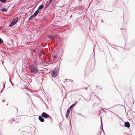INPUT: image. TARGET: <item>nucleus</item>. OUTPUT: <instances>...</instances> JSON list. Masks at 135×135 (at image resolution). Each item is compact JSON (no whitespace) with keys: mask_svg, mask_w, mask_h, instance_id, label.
I'll return each mask as SVG.
<instances>
[{"mask_svg":"<svg viewBox=\"0 0 135 135\" xmlns=\"http://www.w3.org/2000/svg\"><path fill=\"white\" fill-rule=\"evenodd\" d=\"M78 102H76L75 101V103L73 104L68 109L67 111V113L66 114V118H67L68 116H69V113L70 112V109H71V108H73L75 106V105L77 104V103H78Z\"/></svg>","mask_w":135,"mask_h":135,"instance_id":"obj_2","label":"nucleus"},{"mask_svg":"<svg viewBox=\"0 0 135 135\" xmlns=\"http://www.w3.org/2000/svg\"><path fill=\"white\" fill-rule=\"evenodd\" d=\"M2 12H5L7 11V9L6 8H3L2 9Z\"/></svg>","mask_w":135,"mask_h":135,"instance_id":"obj_13","label":"nucleus"},{"mask_svg":"<svg viewBox=\"0 0 135 135\" xmlns=\"http://www.w3.org/2000/svg\"><path fill=\"white\" fill-rule=\"evenodd\" d=\"M41 116L45 118H47L49 117V115L48 114L45 112H43L42 113Z\"/></svg>","mask_w":135,"mask_h":135,"instance_id":"obj_5","label":"nucleus"},{"mask_svg":"<svg viewBox=\"0 0 135 135\" xmlns=\"http://www.w3.org/2000/svg\"><path fill=\"white\" fill-rule=\"evenodd\" d=\"M41 116L38 117V119L41 122H43L44 121V119Z\"/></svg>","mask_w":135,"mask_h":135,"instance_id":"obj_7","label":"nucleus"},{"mask_svg":"<svg viewBox=\"0 0 135 135\" xmlns=\"http://www.w3.org/2000/svg\"><path fill=\"white\" fill-rule=\"evenodd\" d=\"M79 0V1H81V0Z\"/></svg>","mask_w":135,"mask_h":135,"instance_id":"obj_28","label":"nucleus"},{"mask_svg":"<svg viewBox=\"0 0 135 135\" xmlns=\"http://www.w3.org/2000/svg\"><path fill=\"white\" fill-rule=\"evenodd\" d=\"M41 56H42L41 55H41H40L39 56L41 57Z\"/></svg>","mask_w":135,"mask_h":135,"instance_id":"obj_26","label":"nucleus"},{"mask_svg":"<svg viewBox=\"0 0 135 135\" xmlns=\"http://www.w3.org/2000/svg\"><path fill=\"white\" fill-rule=\"evenodd\" d=\"M0 1L3 3H4L6 2V0H0Z\"/></svg>","mask_w":135,"mask_h":135,"instance_id":"obj_16","label":"nucleus"},{"mask_svg":"<svg viewBox=\"0 0 135 135\" xmlns=\"http://www.w3.org/2000/svg\"><path fill=\"white\" fill-rule=\"evenodd\" d=\"M52 1H53V0H52Z\"/></svg>","mask_w":135,"mask_h":135,"instance_id":"obj_30","label":"nucleus"},{"mask_svg":"<svg viewBox=\"0 0 135 135\" xmlns=\"http://www.w3.org/2000/svg\"><path fill=\"white\" fill-rule=\"evenodd\" d=\"M53 57L55 59H56L57 58V56L56 55L54 56H53Z\"/></svg>","mask_w":135,"mask_h":135,"instance_id":"obj_18","label":"nucleus"},{"mask_svg":"<svg viewBox=\"0 0 135 135\" xmlns=\"http://www.w3.org/2000/svg\"><path fill=\"white\" fill-rule=\"evenodd\" d=\"M60 62L56 66V70H57L58 71V70H59L60 66Z\"/></svg>","mask_w":135,"mask_h":135,"instance_id":"obj_10","label":"nucleus"},{"mask_svg":"<svg viewBox=\"0 0 135 135\" xmlns=\"http://www.w3.org/2000/svg\"><path fill=\"white\" fill-rule=\"evenodd\" d=\"M130 125L129 123L127 121L126 122L124 123V126L127 128H129L130 127Z\"/></svg>","mask_w":135,"mask_h":135,"instance_id":"obj_6","label":"nucleus"},{"mask_svg":"<svg viewBox=\"0 0 135 135\" xmlns=\"http://www.w3.org/2000/svg\"><path fill=\"white\" fill-rule=\"evenodd\" d=\"M53 1L52 0H50L48 2V3H47L49 5Z\"/></svg>","mask_w":135,"mask_h":135,"instance_id":"obj_14","label":"nucleus"},{"mask_svg":"<svg viewBox=\"0 0 135 135\" xmlns=\"http://www.w3.org/2000/svg\"><path fill=\"white\" fill-rule=\"evenodd\" d=\"M18 19V17H17L12 20L11 23L9 25V27H11L17 23Z\"/></svg>","mask_w":135,"mask_h":135,"instance_id":"obj_4","label":"nucleus"},{"mask_svg":"<svg viewBox=\"0 0 135 135\" xmlns=\"http://www.w3.org/2000/svg\"><path fill=\"white\" fill-rule=\"evenodd\" d=\"M100 119H101V124H102V118H101V117Z\"/></svg>","mask_w":135,"mask_h":135,"instance_id":"obj_19","label":"nucleus"},{"mask_svg":"<svg viewBox=\"0 0 135 135\" xmlns=\"http://www.w3.org/2000/svg\"><path fill=\"white\" fill-rule=\"evenodd\" d=\"M49 38L51 40L55 39L56 38V37L54 36L50 35L48 36Z\"/></svg>","mask_w":135,"mask_h":135,"instance_id":"obj_8","label":"nucleus"},{"mask_svg":"<svg viewBox=\"0 0 135 135\" xmlns=\"http://www.w3.org/2000/svg\"><path fill=\"white\" fill-rule=\"evenodd\" d=\"M3 42V40L1 38H0V44L2 43Z\"/></svg>","mask_w":135,"mask_h":135,"instance_id":"obj_17","label":"nucleus"},{"mask_svg":"<svg viewBox=\"0 0 135 135\" xmlns=\"http://www.w3.org/2000/svg\"><path fill=\"white\" fill-rule=\"evenodd\" d=\"M29 68L31 73L36 74L38 73V68L37 65H36L33 64L31 65Z\"/></svg>","mask_w":135,"mask_h":135,"instance_id":"obj_1","label":"nucleus"},{"mask_svg":"<svg viewBox=\"0 0 135 135\" xmlns=\"http://www.w3.org/2000/svg\"><path fill=\"white\" fill-rule=\"evenodd\" d=\"M36 61H35V62H34V64H35H35H36Z\"/></svg>","mask_w":135,"mask_h":135,"instance_id":"obj_21","label":"nucleus"},{"mask_svg":"<svg viewBox=\"0 0 135 135\" xmlns=\"http://www.w3.org/2000/svg\"><path fill=\"white\" fill-rule=\"evenodd\" d=\"M2 102H3V100Z\"/></svg>","mask_w":135,"mask_h":135,"instance_id":"obj_27","label":"nucleus"},{"mask_svg":"<svg viewBox=\"0 0 135 135\" xmlns=\"http://www.w3.org/2000/svg\"><path fill=\"white\" fill-rule=\"evenodd\" d=\"M49 4H47V3L45 4V6H46V7H45V8L46 9V8H48L49 6Z\"/></svg>","mask_w":135,"mask_h":135,"instance_id":"obj_15","label":"nucleus"},{"mask_svg":"<svg viewBox=\"0 0 135 135\" xmlns=\"http://www.w3.org/2000/svg\"><path fill=\"white\" fill-rule=\"evenodd\" d=\"M40 11H39L38 9L35 12V13H34L33 14V15L35 17L37 15V14H38V13Z\"/></svg>","mask_w":135,"mask_h":135,"instance_id":"obj_11","label":"nucleus"},{"mask_svg":"<svg viewBox=\"0 0 135 135\" xmlns=\"http://www.w3.org/2000/svg\"><path fill=\"white\" fill-rule=\"evenodd\" d=\"M85 89L87 90V88L86 87L85 88Z\"/></svg>","mask_w":135,"mask_h":135,"instance_id":"obj_20","label":"nucleus"},{"mask_svg":"<svg viewBox=\"0 0 135 135\" xmlns=\"http://www.w3.org/2000/svg\"><path fill=\"white\" fill-rule=\"evenodd\" d=\"M79 114V115H81V116H83V117H84V115H81V114Z\"/></svg>","mask_w":135,"mask_h":135,"instance_id":"obj_22","label":"nucleus"},{"mask_svg":"<svg viewBox=\"0 0 135 135\" xmlns=\"http://www.w3.org/2000/svg\"><path fill=\"white\" fill-rule=\"evenodd\" d=\"M40 59H42V58L40 56L39 57Z\"/></svg>","mask_w":135,"mask_h":135,"instance_id":"obj_24","label":"nucleus"},{"mask_svg":"<svg viewBox=\"0 0 135 135\" xmlns=\"http://www.w3.org/2000/svg\"><path fill=\"white\" fill-rule=\"evenodd\" d=\"M33 52H36V51L35 50H34Z\"/></svg>","mask_w":135,"mask_h":135,"instance_id":"obj_23","label":"nucleus"},{"mask_svg":"<svg viewBox=\"0 0 135 135\" xmlns=\"http://www.w3.org/2000/svg\"><path fill=\"white\" fill-rule=\"evenodd\" d=\"M14 84H13V83L12 84V85L13 86H14Z\"/></svg>","mask_w":135,"mask_h":135,"instance_id":"obj_25","label":"nucleus"},{"mask_svg":"<svg viewBox=\"0 0 135 135\" xmlns=\"http://www.w3.org/2000/svg\"><path fill=\"white\" fill-rule=\"evenodd\" d=\"M52 72L51 76L52 77L55 78L58 75V71L56 70V68L52 70Z\"/></svg>","mask_w":135,"mask_h":135,"instance_id":"obj_3","label":"nucleus"},{"mask_svg":"<svg viewBox=\"0 0 135 135\" xmlns=\"http://www.w3.org/2000/svg\"><path fill=\"white\" fill-rule=\"evenodd\" d=\"M3 62H2V64H3Z\"/></svg>","mask_w":135,"mask_h":135,"instance_id":"obj_29","label":"nucleus"},{"mask_svg":"<svg viewBox=\"0 0 135 135\" xmlns=\"http://www.w3.org/2000/svg\"><path fill=\"white\" fill-rule=\"evenodd\" d=\"M44 6L42 4L38 8V10L39 11H40L42 9L44 8Z\"/></svg>","mask_w":135,"mask_h":135,"instance_id":"obj_9","label":"nucleus"},{"mask_svg":"<svg viewBox=\"0 0 135 135\" xmlns=\"http://www.w3.org/2000/svg\"><path fill=\"white\" fill-rule=\"evenodd\" d=\"M35 16L33 15H33H32L31 16H30V17H29V18L28 19V20H32L34 17H35Z\"/></svg>","mask_w":135,"mask_h":135,"instance_id":"obj_12","label":"nucleus"}]
</instances>
